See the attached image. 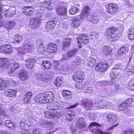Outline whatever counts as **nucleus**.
Instances as JSON below:
<instances>
[{"label": "nucleus", "mask_w": 134, "mask_h": 134, "mask_svg": "<svg viewBox=\"0 0 134 134\" xmlns=\"http://www.w3.org/2000/svg\"><path fill=\"white\" fill-rule=\"evenodd\" d=\"M89 10V7L86 6L84 7L81 12V14L77 17L74 18L72 19L71 25L74 28L78 27L81 23V21L84 19L86 16Z\"/></svg>", "instance_id": "1"}, {"label": "nucleus", "mask_w": 134, "mask_h": 134, "mask_svg": "<svg viewBox=\"0 0 134 134\" xmlns=\"http://www.w3.org/2000/svg\"><path fill=\"white\" fill-rule=\"evenodd\" d=\"M19 65L14 60H12L10 62L7 61L6 59H4L2 61H0V67L3 68H7L10 70V73H12L14 70L18 68Z\"/></svg>", "instance_id": "2"}, {"label": "nucleus", "mask_w": 134, "mask_h": 134, "mask_svg": "<svg viewBox=\"0 0 134 134\" xmlns=\"http://www.w3.org/2000/svg\"><path fill=\"white\" fill-rule=\"evenodd\" d=\"M95 104L97 105L95 107V109L97 110L100 109H113L115 106L113 103L103 100L97 101H96Z\"/></svg>", "instance_id": "3"}, {"label": "nucleus", "mask_w": 134, "mask_h": 134, "mask_svg": "<svg viewBox=\"0 0 134 134\" xmlns=\"http://www.w3.org/2000/svg\"><path fill=\"white\" fill-rule=\"evenodd\" d=\"M5 6H3L0 7V27L3 25V21L2 20V16L1 12L4 11V13L6 17L9 18L14 15L15 13L16 8L14 7H10L9 9L6 10Z\"/></svg>", "instance_id": "4"}, {"label": "nucleus", "mask_w": 134, "mask_h": 134, "mask_svg": "<svg viewBox=\"0 0 134 134\" xmlns=\"http://www.w3.org/2000/svg\"><path fill=\"white\" fill-rule=\"evenodd\" d=\"M34 44L30 43H23L22 46V47L19 48H18V54L20 56L25 53H27L30 52L34 48Z\"/></svg>", "instance_id": "5"}, {"label": "nucleus", "mask_w": 134, "mask_h": 134, "mask_svg": "<svg viewBox=\"0 0 134 134\" xmlns=\"http://www.w3.org/2000/svg\"><path fill=\"white\" fill-rule=\"evenodd\" d=\"M52 93L51 92H46V94H41L37 95L35 98V101L40 103H46L49 102V96H46V95H49Z\"/></svg>", "instance_id": "6"}, {"label": "nucleus", "mask_w": 134, "mask_h": 134, "mask_svg": "<svg viewBox=\"0 0 134 134\" xmlns=\"http://www.w3.org/2000/svg\"><path fill=\"white\" fill-rule=\"evenodd\" d=\"M81 60L80 58H77L76 59L75 61H73L70 64L69 66L68 65L64 64V66H63L62 68L64 70H68L69 68L71 69L74 70H75L78 66H80L81 63Z\"/></svg>", "instance_id": "7"}, {"label": "nucleus", "mask_w": 134, "mask_h": 134, "mask_svg": "<svg viewBox=\"0 0 134 134\" xmlns=\"http://www.w3.org/2000/svg\"><path fill=\"white\" fill-rule=\"evenodd\" d=\"M49 104H48L47 107V109L49 110H55L54 113V117H56L58 118L59 117L60 115V111L59 110L58 104L57 103H49Z\"/></svg>", "instance_id": "8"}, {"label": "nucleus", "mask_w": 134, "mask_h": 134, "mask_svg": "<svg viewBox=\"0 0 134 134\" xmlns=\"http://www.w3.org/2000/svg\"><path fill=\"white\" fill-rule=\"evenodd\" d=\"M76 39L78 40L77 46L80 48L82 47L81 45V42L86 44L88 43V37L84 34H81L78 37H77Z\"/></svg>", "instance_id": "9"}, {"label": "nucleus", "mask_w": 134, "mask_h": 134, "mask_svg": "<svg viewBox=\"0 0 134 134\" xmlns=\"http://www.w3.org/2000/svg\"><path fill=\"white\" fill-rule=\"evenodd\" d=\"M85 78L84 73L83 72H77L74 73L73 76V80L77 82H82Z\"/></svg>", "instance_id": "10"}, {"label": "nucleus", "mask_w": 134, "mask_h": 134, "mask_svg": "<svg viewBox=\"0 0 134 134\" xmlns=\"http://www.w3.org/2000/svg\"><path fill=\"white\" fill-rule=\"evenodd\" d=\"M53 73L51 72H47L45 73L39 74L37 77L38 79H41L44 82H47L48 80H50V76H52Z\"/></svg>", "instance_id": "11"}, {"label": "nucleus", "mask_w": 134, "mask_h": 134, "mask_svg": "<svg viewBox=\"0 0 134 134\" xmlns=\"http://www.w3.org/2000/svg\"><path fill=\"white\" fill-rule=\"evenodd\" d=\"M115 31V29L114 27H112L108 29L107 30L108 35V39H108L109 41H114L117 39L116 38H117L115 37V36L113 34L114 32Z\"/></svg>", "instance_id": "12"}, {"label": "nucleus", "mask_w": 134, "mask_h": 134, "mask_svg": "<svg viewBox=\"0 0 134 134\" xmlns=\"http://www.w3.org/2000/svg\"><path fill=\"white\" fill-rule=\"evenodd\" d=\"M12 51V48L9 44L0 46V52L1 53L8 54L11 53Z\"/></svg>", "instance_id": "13"}, {"label": "nucleus", "mask_w": 134, "mask_h": 134, "mask_svg": "<svg viewBox=\"0 0 134 134\" xmlns=\"http://www.w3.org/2000/svg\"><path fill=\"white\" fill-rule=\"evenodd\" d=\"M81 104L87 109H90L92 106L93 105L90 100L86 99H83L82 100Z\"/></svg>", "instance_id": "14"}, {"label": "nucleus", "mask_w": 134, "mask_h": 134, "mask_svg": "<svg viewBox=\"0 0 134 134\" xmlns=\"http://www.w3.org/2000/svg\"><path fill=\"white\" fill-rule=\"evenodd\" d=\"M111 50L107 46L103 47L101 49L100 55L103 57L109 56L111 54Z\"/></svg>", "instance_id": "15"}, {"label": "nucleus", "mask_w": 134, "mask_h": 134, "mask_svg": "<svg viewBox=\"0 0 134 134\" xmlns=\"http://www.w3.org/2000/svg\"><path fill=\"white\" fill-rule=\"evenodd\" d=\"M41 23V19L39 18H35L31 19L30 25L32 26V27L36 28L39 26V24Z\"/></svg>", "instance_id": "16"}, {"label": "nucleus", "mask_w": 134, "mask_h": 134, "mask_svg": "<svg viewBox=\"0 0 134 134\" xmlns=\"http://www.w3.org/2000/svg\"><path fill=\"white\" fill-rule=\"evenodd\" d=\"M56 11L58 14L60 16H66L67 13L66 8L62 6H58L56 8Z\"/></svg>", "instance_id": "17"}, {"label": "nucleus", "mask_w": 134, "mask_h": 134, "mask_svg": "<svg viewBox=\"0 0 134 134\" xmlns=\"http://www.w3.org/2000/svg\"><path fill=\"white\" fill-rule=\"evenodd\" d=\"M86 125V121L82 118H79L76 123V127L79 129H83L85 127Z\"/></svg>", "instance_id": "18"}, {"label": "nucleus", "mask_w": 134, "mask_h": 134, "mask_svg": "<svg viewBox=\"0 0 134 134\" xmlns=\"http://www.w3.org/2000/svg\"><path fill=\"white\" fill-rule=\"evenodd\" d=\"M107 64H98L95 67V70L98 72H102L105 71L107 68Z\"/></svg>", "instance_id": "19"}, {"label": "nucleus", "mask_w": 134, "mask_h": 134, "mask_svg": "<svg viewBox=\"0 0 134 134\" xmlns=\"http://www.w3.org/2000/svg\"><path fill=\"white\" fill-rule=\"evenodd\" d=\"M108 12L111 14L115 13L118 9V5L114 4L111 3L108 5Z\"/></svg>", "instance_id": "20"}, {"label": "nucleus", "mask_w": 134, "mask_h": 134, "mask_svg": "<svg viewBox=\"0 0 134 134\" xmlns=\"http://www.w3.org/2000/svg\"><path fill=\"white\" fill-rule=\"evenodd\" d=\"M57 49L58 47L56 44L50 43L47 46V50L49 53H52L56 52Z\"/></svg>", "instance_id": "21"}, {"label": "nucleus", "mask_w": 134, "mask_h": 134, "mask_svg": "<svg viewBox=\"0 0 134 134\" xmlns=\"http://www.w3.org/2000/svg\"><path fill=\"white\" fill-rule=\"evenodd\" d=\"M107 118L108 120L110 123L112 124L115 122L117 119L116 115L112 113H108L107 115Z\"/></svg>", "instance_id": "22"}, {"label": "nucleus", "mask_w": 134, "mask_h": 134, "mask_svg": "<svg viewBox=\"0 0 134 134\" xmlns=\"http://www.w3.org/2000/svg\"><path fill=\"white\" fill-rule=\"evenodd\" d=\"M71 41L70 38H67L63 41L62 47L64 50L70 47V43Z\"/></svg>", "instance_id": "23"}, {"label": "nucleus", "mask_w": 134, "mask_h": 134, "mask_svg": "<svg viewBox=\"0 0 134 134\" xmlns=\"http://www.w3.org/2000/svg\"><path fill=\"white\" fill-rule=\"evenodd\" d=\"M34 10L33 7L29 6L24 7L22 10L23 12L27 15H31Z\"/></svg>", "instance_id": "24"}, {"label": "nucleus", "mask_w": 134, "mask_h": 134, "mask_svg": "<svg viewBox=\"0 0 134 134\" xmlns=\"http://www.w3.org/2000/svg\"><path fill=\"white\" fill-rule=\"evenodd\" d=\"M132 99L130 98L127 100L125 103H123L120 105L118 107V109L120 110H124L127 108V104H131L132 103Z\"/></svg>", "instance_id": "25"}, {"label": "nucleus", "mask_w": 134, "mask_h": 134, "mask_svg": "<svg viewBox=\"0 0 134 134\" xmlns=\"http://www.w3.org/2000/svg\"><path fill=\"white\" fill-rule=\"evenodd\" d=\"M16 93V91L13 90L9 89L6 91L4 93L5 96L9 97H15Z\"/></svg>", "instance_id": "26"}, {"label": "nucleus", "mask_w": 134, "mask_h": 134, "mask_svg": "<svg viewBox=\"0 0 134 134\" xmlns=\"http://www.w3.org/2000/svg\"><path fill=\"white\" fill-rule=\"evenodd\" d=\"M80 9V7L79 5L75 4L74 6L71 7L70 9V13L72 14H75L79 12Z\"/></svg>", "instance_id": "27"}, {"label": "nucleus", "mask_w": 134, "mask_h": 134, "mask_svg": "<svg viewBox=\"0 0 134 134\" xmlns=\"http://www.w3.org/2000/svg\"><path fill=\"white\" fill-rule=\"evenodd\" d=\"M30 122H29L28 120H26L24 122L22 121L20 122V127L23 130H30V129H27V127L32 126L31 125L30 126Z\"/></svg>", "instance_id": "28"}, {"label": "nucleus", "mask_w": 134, "mask_h": 134, "mask_svg": "<svg viewBox=\"0 0 134 134\" xmlns=\"http://www.w3.org/2000/svg\"><path fill=\"white\" fill-rule=\"evenodd\" d=\"M26 67L29 69H31L34 66L33 64L35 62V60L31 59H26L25 60Z\"/></svg>", "instance_id": "29"}, {"label": "nucleus", "mask_w": 134, "mask_h": 134, "mask_svg": "<svg viewBox=\"0 0 134 134\" xmlns=\"http://www.w3.org/2000/svg\"><path fill=\"white\" fill-rule=\"evenodd\" d=\"M129 51L128 46H125L121 47L118 52V54L119 55H121L126 53Z\"/></svg>", "instance_id": "30"}, {"label": "nucleus", "mask_w": 134, "mask_h": 134, "mask_svg": "<svg viewBox=\"0 0 134 134\" xmlns=\"http://www.w3.org/2000/svg\"><path fill=\"white\" fill-rule=\"evenodd\" d=\"M18 75L19 79L23 81L26 80L28 77L27 72L23 71H20Z\"/></svg>", "instance_id": "31"}, {"label": "nucleus", "mask_w": 134, "mask_h": 134, "mask_svg": "<svg viewBox=\"0 0 134 134\" xmlns=\"http://www.w3.org/2000/svg\"><path fill=\"white\" fill-rule=\"evenodd\" d=\"M42 66L41 67L43 69H50L52 66L51 63L50 61L46 60H43L42 61Z\"/></svg>", "instance_id": "32"}, {"label": "nucleus", "mask_w": 134, "mask_h": 134, "mask_svg": "<svg viewBox=\"0 0 134 134\" xmlns=\"http://www.w3.org/2000/svg\"><path fill=\"white\" fill-rule=\"evenodd\" d=\"M126 70L129 75H132L134 72V66L131 64H129L126 68Z\"/></svg>", "instance_id": "33"}, {"label": "nucleus", "mask_w": 134, "mask_h": 134, "mask_svg": "<svg viewBox=\"0 0 134 134\" xmlns=\"http://www.w3.org/2000/svg\"><path fill=\"white\" fill-rule=\"evenodd\" d=\"M55 25V22L54 21H50L47 22L45 29L47 30H49L50 29H53Z\"/></svg>", "instance_id": "34"}, {"label": "nucleus", "mask_w": 134, "mask_h": 134, "mask_svg": "<svg viewBox=\"0 0 134 134\" xmlns=\"http://www.w3.org/2000/svg\"><path fill=\"white\" fill-rule=\"evenodd\" d=\"M120 72L114 69H112L110 72V76L111 79H113L116 78L119 75Z\"/></svg>", "instance_id": "35"}, {"label": "nucleus", "mask_w": 134, "mask_h": 134, "mask_svg": "<svg viewBox=\"0 0 134 134\" xmlns=\"http://www.w3.org/2000/svg\"><path fill=\"white\" fill-rule=\"evenodd\" d=\"M32 95V93L31 92H27L24 96V98L23 100L24 102L25 103H28Z\"/></svg>", "instance_id": "36"}, {"label": "nucleus", "mask_w": 134, "mask_h": 134, "mask_svg": "<svg viewBox=\"0 0 134 134\" xmlns=\"http://www.w3.org/2000/svg\"><path fill=\"white\" fill-rule=\"evenodd\" d=\"M46 48L42 43H40V44L37 48L38 53L41 54H43L45 51Z\"/></svg>", "instance_id": "37"}, {"label": "nucleus", "mask_w": 134, "mask_h": 134, "mask_svg": "<svg viewBox=\"0 0 134 134\" xmlns=\"http://www.w3.org/2000/svg\"><path fill=\"white\" fill-rule=\"evenodd\" d=\"M77 51V49L76 48L69 50L67 53V56L68 57H71L75 56Z\"/></svg>", "instance_id": "38"}, {"label": "nucleus", "mask_w": 134, "mask_h": 134, "mask_svg": "<svg viewBox=\"0 0 134 134\" xmlns=\"http://www.w3.org/2000/svg\"><path fill=\"white\" fill-rule=\"evenodd\" d=\"M127 33L128 37L130 39L132 40L134 39V28H131L129 29Z\"/></svg>", "instance_id": "39"}, {"label": "nucleus", "mask_w": 134, "mask_h": 134, "mask_svg": "<svg viewBox=\"0 0 134 134\" xmlns=\"http://www.w3.org/2000/svg\"><path fill=\"white\" fill-rule=\"evenodd\" d=\"M15 25V22L13 21H9L6 23L5 27L8 29H10L14 27Z\"/></svg>", "instance_id": "40"}, {"label": "nucleus", "mask_w": 134, "mask_h": 134, "mask_svg": "<svg viewBox=\"0 0 134 134\" xmlns=\"http://www.w3.org/2000/svg\"><path fill=\"white\" fill-rule=\"evenodd\" d=\"M52 2L51 0H43L42 1H40L38 4H39V6L40 7L44 6L46 7V5L51 4Z\"/></svg>", "instance_id": "41"}, {"label": "nucleus", "mask_w": 134, "mask_h": 134, "mask_svg": "<svg viewBox=\"0 0 134 134\" xmlns=\"http://www.w3.org/2000/svg\"><path fill=\"white\" fill-rule=\"evenodd\" d=\"M45 124L46 125V127L50 128L51 130L53 129L52 131H55L56 130L55 128H54V124L52 122L50 121H46L45 122Z\"/></svg>", "instance_id": "42"}, {"label": "nucleus", "mask_w": 134, "mask_h": 134, "mask_svg": "<svg viewBox=\"0 0 134 134\" xmlns=\"http://www.w3.org/2000/svg\"><path fill=\"white\" fill-rule=\"evenodd\" d=\"M6 82L0 78V90H4L6 87Z\"/></svg>", "instance_id": "43"}, {"label": "nucleus", "mask_w": 134, "mask_h": 134, "mask_svg": "<svg viewBox=\"0 0 134 134\" xmlns=\"http://www.w3.org/2000/svg\"><path fill=\"white\" fill-rule=\"evenodd\" d=\"M44 115L46 118L49 119H52L54 118V115L53 113L46 111L44 113Z\"/></svg>", "instance_id": "44"}, {"label": "nucleus", "mask_w": 134, "mask_h": 134, "mask_svg": "<svg viewBox=\"0 0 134 134\" xmlns=\"http://www.w3.org/2000/svg\"><path fill=\"white\" fill-rule=\"evenodd\" d=\"M14 39L15 40L14 42L18 43H20L23 40L22 37L18 35H15Z\"/></svg>", "instance_id": "45"}, {"label": "nucleus", "mask_w": 134, "mask_h": 134, "mask_svg": "<svg viewBox=\"0 0 134 134\" xmlns=\"http://www.w3.org/2000/svg\"><path fill=\"white\" fill-rule=\"evenodd\" d=\"M5 125L7 127L10 128H13L14 127V125L11 121L9 120L6 121L5 123Z\"/></svg>", "instance_id": "46"}, {"label": "nucleus", "mask_w": 134, "mask_h": 134, "mask_svg": "<svg viewBox=\"0 0 134 134\" xmlns=\"http://www.w3.org/2000/svg\"><path fill=\"white\" fill-rule=\"evenodd\" d=\"M87 63L89 66L93 67L96 64V61L94 59L91 58L88 60Z\"/></svg>", "instance_id": "47"}, {"label": "nucleus", "mask_w": 134, "mask_h": 134, "mask_svg": "<svg viewBox=\"0 0 134 134\" xmlns=\"http://www.w3.org/2000/svg\"><path fill=\"white\" fill-rule=\"evenodd\" d=\"M54 85L58 86H59L61 85L62 84V79L58 77L54 81Z\"/></svg>", "instance_id": "48"}, {"label": "nucleus", "mask_w": 134, "mask_h": 134, "mask_svg": "<svg viewBox=\"0 0 134 134\" xmlns=\"http://www.w3.org/2000/svg\"><path fill=\"white\" fill-rule=\"evenodd\" d=\"M75 114L73 112L71 111H68L67 112V114L66 116L68 117L69 118L72 119L74 117Z\"/></svg>", "instance_id": "49"}, {"label": "nucleus", "mask_w": 134, "mask_h": 134, "mask_svg": "<svg viewBox=\"0 0 134 134\" xmlns=\"http://www.w3.org/2000/svg\"><path fill=\"white\" fill-rule=\"evenodd\" d=\"M129 85L130 88V90L134 91V81L131 80L129 82Z\"/></svg>", "instance_id": "50"}, {"label": "nucleus", "mask_w": 134, "mask_h": 134, "mask_svg": "<svg viewBox=\"0 0 134 134\" xmlns=\"http://www.w3.org/2000/svg\"><path fill=\"white\" fill-rule=\"evenodd\" d=\"M99 21V18L98 16H93V18L91 22L94 24L97 23Z\"/></svg>", "instance_id": "51"}, {"label": "nucleus", "mask_w": 134, "mask_h": 134, "mask_svg": "<svg viewBox=\"0 0 134 134\" xmlns=\"http://www.w3.org/2000/svg\"><path fill=\"white\" fill-rule=\"evenodd\" d=\"M89 9H90L89 8ZM89 11V10L88 11V13ZM87 15V17L86 18L87 20L88 21L91 22V20H92V19L93 18V16H94V15L90 13L88 14V13L86 16Z\"/></svg>", "instance_id": "52"}, {"label": "nucleus", "mask_w": 134, "mask_h": 134, "mask_svg": "<svg viewBox=\"0 0 134 134\" xmlns=\"http://www.w3.org/2000/svg\"><path fill=\"white\" fill-rule=\"evenodd\" d=\"M101 131L98 129H94L92 130V132L96 134H101Z\"/></svg>", "instance_id": "53"}, {"label": "nucleus", "mask_w": 134, "mask_h": 134, "mask_svg": "<svg viewBox=\"0 0 134 134\" xmlns=\"http://www.w3.org/2000/svg\"><path fill=\"white\" fill-rule=\"evenodd\" d=\"M41 130L40 129H35L32 133H29L28 134H41Z\"/></svg>", "instance_id": "54"}, {"label": "nucleus", "mask_w": 134, "mask_h": 134, "mask_svg": "<svg viewBox=\"0 0 134 134\" xmlns=\"http://www.w3.org/2000/svg\"><path fill=\"white\" fill-rule=\"evenodd\" d=\"M113 69H115L116 70H118L120 72V71L122 69L121 65L120 64H118L116 65L115 66V67Z\"/></svg>", "instance_id": "55"}, {"label": "nucleus", "mask_w": 134, "mask_h": 134, "mask_svg": "<svg viewBox=\"0 0 134 134\" xmlns=\"http://www.w3.org/2000/svg\"><path fill=\"white\" fill-rule=\"evenodd\" d=\"M112 88L115 91H117L119 90L120 87L118 84L115 83L112 87Z\"/></svg>", "instance_id": "56"}, {"label": "nucleus", "mask_w": 134, "mask_h": 134, "mask_svg": "<svg viewBox=\"0 0 134 134\" xmlns=\"http://www.w3.org/2000/svg\"><path fill=\"white\" fill-rule=\"evenodd\" d=\"M95 115L96 114L95 113H91V115L90 116V118H89L91 120H94L96 118V116Z\"/></svg>", "instance_id": "57"}, {"label": "nucleus", "mask_w": 134, "mask_h": 134, "mask_svg": "<svg viewBox=\"0 0 134 134\" xmlns=\"http://www.w3.org/2000/svg\"><path fill=\"white\" fill-rule=\"evenodd\" d=\"M133 132L134 131L132 130H125L124 131L123 134H131L133 133Z\"/></svg>", "instance_id": "58"}, {"label": "nucleus", "mask_w": 134, "mask_h": 134, "mask_svg": "<svg viewBox=\"0 0 134 134\" xmlns=\"http://www.w3.org/2000/svg\"><path fill=\"white\" fill-rule=\"evenodd\" d=\"M70 94H71V92L69 91H64L63 92V96H66L67 95H69Z\"/></svg>", "instance_id": "59"}, {"label": "nucleus", "mask_w": 134, "mask_h": 134, "mask_svg": "<svg viewBox=\"0 0 134 134\" xmlns=\"http://www.w3.org/2000/svg\"><path fill=\"white\" fill-rule=\"evenodd\" d=\"M75 86L76 88L79 89H81L83 87V86L81 83H77L76 85Z\"/></svg>", "instance_id": "60"}, {"label": "nucleus", "mask_w": 134, "mask_h": 134, "mask_svg": "<svg viewBox=\"0 0 134 134\" xmlns=\"http://www.w3.org/2000/svg\"><path fill=\"white\" fill-rule=\"evenodd\" d=\"M107 93H108L109 95L110 96H112L114 94V92L113 90H110L107 91Z\"/></svg>", "instance_id": "61"}, {"label": "nucleus", "mask_w": 134, "mask_h": 134, "mask_svg": "<svg viewBox=\"0 0 134 134\" xmlns=\"http://www.w3.org/2000/svg\"><path fill=\"white\" fill-rule=\"evenodd\" d=\"M79 105V103H76L73 105H70L69 107L68 108V109L73 108L76 107Z\"/></svg>", "instance_id": "62"}, {"label": "nucleus", "mask_w": 134, "mask_h": 134, "mask_svg": "<svg viewBox=\"0 0 134 134\" xmlns=\"http://www.w3.org/2000/svg\"><path fill=\"white\" fill-rule=\"evenodd\" d=\"M50 4L46 5V7L47 10H51L52 9V7L50 5Z\"/></svg>", "instance_id": "63"}, {"label": "nucleus", "mask_w": 134, "mask_h": 134, "mask_svg": "<svg viewBox=\"0 0 134 134\" xmlns=\"http://www.w3.org/2000/svg\"><path fill=\"white\" fill-rule=\"evenodd\" d=\"M99 125V124L97 123L96 122H91L90 124V126H98Z\"/></svg>", "instance_id": "64"}]
</instances>
